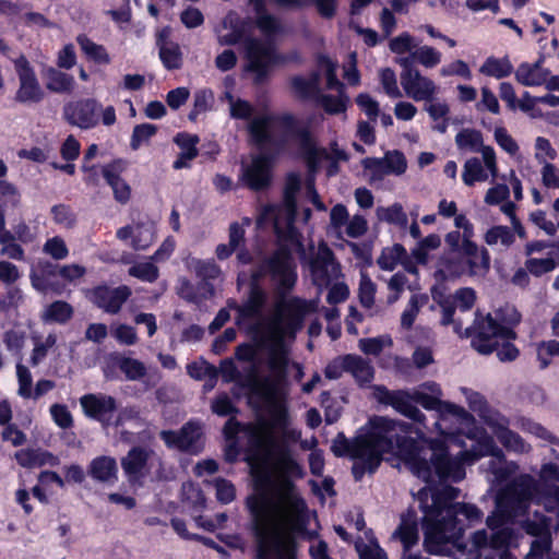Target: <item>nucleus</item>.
I'll return each mask as SVG.
<instances>
[{"instance_id": "e2e57ef3", "label": "nucleus", "mask_w": 559, "mask_h": 559, "mask_svg": "<svg viewBox=\"0 0 559 559\" xmlns=\"http://www.w3.org/2000/svg\"><path fill=\"white\" fill-rule=\"evenodd\" d=\"M489 548L493 550L507 551L514 537V531L511 527H502L491 531Z\"/></svg>"}, {"instance_id": "a18cd8bd", "label": "nucleus", "mask_w": 559, "mask_h": 559, "mask_svg": "<svg viewBox=\"0 0 559 559\" xmlns=\"http://www.w3.org/2000/svg\"><path fill=\"white\" fill-rule=\"evenodd\" d=\"M158 55L165 69L173 71L182 67V52L177 43L162 46L160 49H158Z\"/></svg>"}, {"instance_id": "473e14b6", "label": "nucleus", "mask_w": 559, "mask_h": 559, "mask_svg": "<svg viewBox=\"0 0 559 559\" xmlns=\"http://www.w3.org/2000/svg\"><path fill=\"white\" fill-rule=\"evenodd\" d=\"M334 260L333 251L325 247L321 255L317 257L310 262V271L313 277V282L317 285H328L331 281L329 274V265Z\"/></svg>"}, {"instance_id": "79ce46f5", "label": "nucleus", "mask_w": 559, "mask_h": 559, "mask_svg": "<svg viewBox=\"0 0 559 559\" xmlns=\"http://www.w3.org/2000/svg\"><path fill=\"white\" fill-rule=\"evenodd\" d=\"M559 265V254L554 251L549 252V257L544 259L530 258L525 261V267L535 277H539L546 273L554 271Z\"/></svg>"}, {"instance_id": "13d9d810", "label": "nucleus", "mask_w": 559, "mask_h": 559, "mask_svg": "<svg viewBox=\"0 0 559 559\" xmlns=\"http://www.w3.org/2000/svg\"><path fill=\"white\" fill-rule=\"evenodd\" d=\"M523 531L535 538L549 536V524L548 519L545 515L538 516V519H526L521 524Z\"/></svg>"}, {"instance_id": "2f4dec72", "label": "nucleus", "mask_w": 559, "mask_h": 559, "mask_svg": "<svg viewBox=\"0 0 559 559\" xmlns=\"http://www.w3.org/2000/svg\"><path fill=\"white\" fill-rule=\"evenodd\" d=\"M513 66L508 56L497 58L488 57L479 68V72L486 76L504 79L512 74Z\"/></svg>"}, {"instance_id": "6e6552de", "label": "nucleus", "mask_w": 559, "mask_h": 559, "mask_svg": "<svg viewBox=\"0 0 559 559\" xmlns=\"http://www.w3.org/2000/svg\"><path fill=\"white\" fill-rule=\"evenodd\" d=\"M241 41L245 44L246 69L254 73V84L264 83L270 75L271 67L286 61V57L278 53L271 43H264L252 36L245 37V29L240 26H233L231 32L218 37L221 46H235ZM298 59L297 52L287 57L290 61Z\"/></svg>"}, {"instance_id": "8fccbe9b", "label": "nucleus", "mask_w": 559, "mask_h": 559, "mask_svg": "<svg viewBox=\"0 0 559 559\" xmlns=\"http://www.w3.org/2000/svg\"><path fill=\"white\" fill-rule=\"evenodd\" d=\"M317 100L329 115H338L345 112L347 109V98L343 95L334 96L320 93Z\"/></svg>"}, {"instance_id": "423d86ee", "label": "nucleus", "mask_w": 559, "mask_h": 559, "mask_svg": "<svg viewBox=\"0 0 559 559\" xmlns=\"http://www.w3.org/2000/svg\"><path fill=\"white\" fill-rule=\"evenodd\" d=\"M460 490L450 485L433 488L431 489V504H427L428 492L425 489L419 491L420 509L424 512V545L430 555H441L444 550V528L449 523Z\"/></svg>"}, {"instance_id": "49530a36", "label": "nucleus", "mask_w": 559, "mask_h": 559, "mask_svg": "<svg viewBox=\"0 0 559 559\" xmlns=\"http://www.w3.org/2000/svg\"><path fill=\"white\" fill-rule=\"evenodd\" d=\"M484 240L488 246H495L500 241L504 247H510L514 243L515 236L510 227L496 225L486 231Z\"/></svg>"}, {"instance_id": "338daca9", "label": "nucleus", "mask_w": 559, "mask_h": 559, "mask_svg": "<svg viewBox=\"0 0 559 559\" xmlns=\"http://www.w3.org/2000/svg\"><path fill=\"white\" fill-rule=\"evenodd\" d=\"M214 486L216 490V499L218 502L222 504H228L235 500L236 487L230 480L218 477L214 480Z\"/></svg>"}, {"instance_id": "f257e3e1", "label": "nucleus", "mask_w": 559, "mask_h": 559, "mask_svg": "<svg viewBox=\"0 0 559 559\" xmlns=\"http://www.w3.org/2000/svg\"><path fill=\"white\" fill-rule=\"evenodd\" d=\"M270 457L281 473L278 491L287 502V510L278 513V504L266 492L272 480L267 474L254 477V492L246 498L252 534L257 540L255 559H273L282 551L293 554L298 537L308 531L309 514L306 500L296 491L294 479L305 476L302 465L294 457L284 440H271Z\"/></svg>"}, {"instance_id": "4c0bfd02", "label": "nucleus", "mask_w": 559, "mask_h": 559, "mask_svg": "<svg viewBox=\"0 0 559 559\" xmlns=\"http://www.w3.org/2000/svg\"><path fill=\"white\" fill-rule=\"evenodd\" d=\"M73 307L64 300H56L47 306L41 319L45 322L66 324L73 317Z\"/></svg>"}, {"instance_id": "bb28decb", "label": "nucleus", "mask_w": 559, "mask_h": 559, "mask_svg": "<svg viewBox=\"0 0 559 559\" xmlns=\"http://www.w3.org/2000/svg\"><path fill=\"white\" fill-rule=\"evenodd\" d=\"M219 369L225 382H237L242 388H248L251 390L260 389L265 394V390L262 386L263 380L258 382L254 372H251L250 374L243 378L241 372L238 370L237 366L231 359L222 360Z\"/></svg>"}, {"instance_id": "c756f323", "label": "nucleus", "mask_w": 559, "mask_h": 559, "mask_svg": "<svg viewBox=\"0 0 559 559\" xmlns=\"http://www.w3.org/2000/svg\"><path fill=\"white\" fill-rule=\"evenodd\" d=\"M538 476L537 481L543 486L538 497L559 498V487L554 485L559 483V465L552 462L543 464Z\"/></svg>"}, {"instance_id": "6e6d98bb", "label": "nucleus", "mask_w": 559, "mask_h": 559, "mask_svg": "<svg viewBox=\"0 0 559 559\" xmlns=\"http://www.w3.org/2000/svg\"><path fill=\"white\" fill-rule=\"evenodd\" d=\"M211 409L214 414L221 417H235L234 415L239 412L226 392H221L215 396L212 401Z\"/></svg>"}, {"instance_id": "603ef678", "label": "nucleus", "mask_w": 559, "mask_h": 559, "mask_svg": "<svg viewBox=\"0 0 559 559\" xmlns=\"http://www.w3.org/2000/svg\"><path fill=\"white\" fill-rule=\"evenodd\" d=\"M50 213L52 215L53 222L58 225H61L68 229H71L76 225V214L68 204H56L51 207Z\"/></svg>"}, {"instance_id": "5fc2aeb1", "label": "nucleus", "mask_w": 559, "mask_h": 559, "mask_svg": "<svg viewBox=\"0 0 559 559\" xmlns=\"http://www.w3.org/2000/svg\"><path fill=\"white\" fill-rule=\"evenodd\" d=\"M396 534L403 544L404 550H409L418 542L417 523L415 521L402 520Z\"/></svg>"}, {"instance_id": "a211bd4d", "label": "nucleus", "mask_w": 559, "mask_h": 559, "mask_svg": "<svg viewBox=\"0 0 559 559\" xmlns=\"http://www.w3.org/2000/svg\"><path fill=\"white\" fill-rule=\"evenodd\" d=\"M460 515L464 516L469 524L480 522L483 519V512L477 506L466 502H456L455 507L452 508L449 523L444 528V547L449 544L457 548L461 547L459 540L463 537L464 526L459 519Z\"/></svg>"}, {"instance_id": "4468645a", "label": "nucleus", "mask_w": 559, "mask_h": 559, "mask_svg": "<svg viewBox=\"0 0 559 559\" xmlns=\"http://www.w3.org/2000/svg\"><path fill=\"white\" fill-rule=\"evenodd\" d=\"M401 66V84L406 95L415 102H431L435 98L437 86L435 82L420 74L419 70L412 67L408 59H396Z\"/></svg>"}, {"instance_id": "c9c22d12", "label": "nucleus", "mask_w": 559, "mask_h": 559, "mask_svg": "<svg viewBox=\"0 0 559 559\" xmlns=\"http://www.w3.org/2000/svg\"><path fill=\"white\" fill-rule=\"evenodd\" d=\"M76 43L87 59L98 64H108L110 62V57L106 48L94 43L87 35L80 34L76 37Z\"/></svg>"}, {"instance_id": "f3484780", "label": "nucleus", "mask_w": 559, "mask_h": 559, "mask_svg": "<svg viewBox=\"0 0 559 559\" xmlns=\"http://www.w3.org/2000/svg\"><path fill=\"white\" fill-rule=\"evenodd\" d=\"M14 66L20 80V87L15 94V100L22 104L41 102L44 92L29 61L24 56H21L14 61Z\"/></svg>"}, {"instance_id": "7c9ffc66", "label": "nucleus", "mask_w": 559, "mask_h": 559, "mask_svg": "<svg viewBox=\"0 0 559 559\" xmlns=\"http://www.w3.org/2000/svg\"><path fill=\"white\" fill-rule=\"evenodd\" d=\"M46 88L53 93H71L75 81L71 74L64 73L56 68H48L45 73Z\"/></svg>"}, {"instance_id": "5701e85b", "label": "nucleus", "mask_w": 559, "mask_h": 559, "mask_svg": "<svg viewBox=\"0 0 559 559\" xmlns=\"http://www.w3.org/2000/svg\"><path fill=\"white\" fill-rule=\"evenodd\" d=\"M267 301V294L262 286L249 285L247 299L238 305L235 299H229L227 305L237 311V322L259 319Z\"/></svg>"}, {"instance_id": "b1692460", "label": "nucleus", "mask_w": 559, "mask_h": 559, "mask_svg": "<svg viewBox=\"0 0 559 559\" xmlns=\"http://www.w3.org/2000/svg\"><path fill=\"white\" fill-rule=\"evenodd\" d=\"M373 396L380 404L392 406L403 416L412 404L415 403L413 400V392H408L406 390L391 391L382 384L373 386Z\"/></svg>"}, {"instance_id": "412c9836", "label": "nucleus", "mask_w": 559, "mask_h": 559, "mask_svg": "<svg viewBox=\"0 0 559 559\" xmlns=\"http://www.w3.org/2000/svg\"><path fill=\"white\" fill-rule=\"evenodd\" d=\"M273 157L269 154L255 156L242 175L245 185L252 191L266 190L272 182Z\"/></svg>"}, {"instance_id": "cd10ccee", "label": "nucleus", "mask_w": 559, "mask_h": 559, "mask_svg": "<svg viewBox=\"0 0 559 559\" xmlns=\"http://www.w3.org/2000/svg\"><path fill=\"white\" fill-rule=\"evenodd\" d=\"M345 368L360 386L371 383L374 378V369L372 365L361 356L347 354Z\"/></svg>"}, {"instance_id": "9b49d317", "label": "nucleus", "mask_w": 559, "mask_h": 559, "mask_svg": "<svg viewBox=\"0 0 559 559\" xmlns=\"http://www.w3.org/2000/svg\"><path fill=\"white\" fill-rule=\"evenodd\" d=\"M469 460H472V454L468 451L464 450L457 455L452 456L445 441L441 439H430L428 466L431 468V477L424 481L432 484L437 478L439 481L451 480L459 483L465 477L464 464Z\"/></svg>"}, {"instance_id": "dca6fc26", "label": "nucleus", "mask_w": 559, "mask_h": 559, "mask_svg": "<svg viewBox=\"0 0 559 559\" xmlns=\"http://www.w3.org/2000/svg\"><path fill=\"white\" fill-rule=\"evenodd\" d=\"M130 296L131 289L127 285L110 288L106 284H100L86 293L87 299L93 305L110 314L118 313Z\"/></svg>"}, {"instance_id": "37998d69", "label": "nucleus", "mask_w": 559, "mask_h": 559, "mask_svg": "<svg viewBox=\"0 0 559 559\" xmlns=\"http://www.w3.org/2000/svg\"><path fill=\"white\" fill-rule=\"evenodd\" d=\"M214 104V93L210 88L198 90L193 96V107L188 114L190 121H197L199 116L212 108Z\"/></svg>"}, {"instance_id": "2eb2a0df", "label": "nucleus", "mask_w": 559, "mask_h": 559, "mask_svg": "<svg viewBox=\"0 0 559 559\" xmlns=\"http://www.w3.org/2000/svg\"><path fill=\"white\" fill-rule=\"evenodd\" d=\"M80 404L87 418L98 421L104 428L112 425L111 416L118 408L117 400L114 396L87 393L80 397ZM114 425L120 426V418H117Z\"/></svg>"}, {"instance_id": "f8f14e48", "label": "nucleus", "mask_w": 559, "mask_h": 559, "mask_svg": "<svg viewBox=\"0 0 559 559\" xmlns=\"http://www.w3.org/2000/svg\"><path fill=\"white\" fill-rule=\"evenodd\" d=\"M542 485L531 475H522L500 489L495 502L513 520L524 515L531 501L542 492Z\"/></svg>"}, {"instance_id": "a19ab883", "label": "nucleus", "mask_w": 559, "mask_h": 559, "mask_svg": "<svg viewBox=\"0 0 559 559\" xmlns=\"http://www.w3.org/2000/svg\"><path fill=\"white\" fill-rule=\"evenodd\" d=\"M114 360L115 366H117L130 381L140 380L146 374L144 364L135 358L116 356Z\"/></svg>"}, {"instance_id": "0e129e2a", "label": "nucleus", "mask_w": 559, "mask_h": 559, "mask_svg": "<svg viewBox=\"0 0 559 559\" xmlns=\"http://www.w3.org/2000/svg\"><path fill=\"white\" fill-rule=\"evenodd\" d=\"M301 187L300 178L297 174L290 173L288 174L285 187L283 191L284 203L287 207L295 209L296 206V195L299 192Z\"/></svg>"}, {"instance_id": "052dcab7", "label": "nucleus", "mask_w": 559, "mask_h": 559, "mask_svg": "<svg viewBox=\"0 0 559 559\" xmlns=\"http://www.w3.org/2000/svg\"><path fill=\"white\" fill-rule=\"evenodd\" d=\"M255 25L265 35H276L282 32V25L277 17L266 11L255 14Z\"/></svg>"}, {"instance_id": "bf43d9fd", "label": "nucleus", "mask_w": 559, "mask_h": 559, "mask_svg": "<svg viewBox=\"0 0 559 559\" xmlns=\"http://www.w3.org/2000/svg\"><path fill=\"white\" fill-rule=\"evenodd\" d=\"M318 66L325 71L326 87L329 90L343 88V83L338 80L336 74V63L333 62L328 56L320 55L318 57Z\"/></svg>"}, {"instance_id": "e433bc0d", "label": "nucleus", "mask_w": 559, "mask_h": 559, "mask_svg": "<svg viewBox=\"0 0 559 559\" xmlns=\"http://www.w3.org/2000/svg\"><path fill=\"white\" fill-rule=\"evenodd\" d=\"M193 269L197 277L201 280V285L206 287L211 295L214 293V287L210 283L211 280H216L221 274L219 266L214 260H194Z\"/></svg>"}, {"instance_id": "c85d7f7f", "label": "nucleus", "mask_w": 559, "mask_h": 559, "mask_svg": "<svg viewBox=\"0 0 559 559\" xmlns=\"http://www.w3.org/2000/svg\"><path fill=\"white\" fill-rule=\"evenodd\" d=\"M117 463L114 457L102 455L93 459L88 465V475L102 483L117 478Z\"/></svg>"}, {"instance_id": "de8ad7c7", "label": "nucleus", "mask_w": 559, "mask_h": 559, "mask_svg": "<svg viewBox=\"0 0 559 559\" xmlns=\"http://www.w3.org/2000/svg\"><path fill=\"white\" fill-rule=\"evenodd\" d=\"M157 131L158 128L152 123H141L134 126L130 139V147L133 151L139 150L141 145L147 143L151 140V138H153L157 133Z\"/></svg>"}, {"instance_id": "1a4fd4ad", "label": "nucleus", "mask_w": 559, "mask_h": 559, "mask_svg": "<svg viewBox=\"0 0 559 559\" xmlns=\"http://www.w3.org/2000/svg\"><path fill=\"white\" fill-rule=\"evenodd\" d=\"M265 276H270L271 281L275 283L278 297L286 296L294 289L297 272L292 251L287 246H278L257 265L251 272L249 285L261 286V281Z\"/></svg>"}, {"instance_id": "f03ea898", "label": "nucleus", "mask_w": 559, "mask_h": 559, "mask_svg": "<svg viewBox=\"0 0 559 559\" xmlns=\"http://www.w3.org/2000/svg\"><path fill=\"white\" fill-rule=\"evenodd\" d=\"M311 305L297 296L281 299L275 306L274 326L276 335L269 345L267 369L270 374L263 378L262 386L267 393V412L273 427L284 428L289 423V411L284 400V389L288 383L289 352L284 337L295 338L304 328Z\"/></svg>"}, {"instance_id": "6ab92c4d", "label": "nucleus", "mask_w": 559, "mask_h": 559, "mask_svg": "<svg viewBox=\"0 0 559 559\" xmlns=\"http://www.w3.org/2000/svg\"><path fill=\"white\" fill-rule=\"evenodd\" d=\"M127 167L128 162L123 158H115L102 166V176L111 188L115 201L121 205L127 204L132 195L130 185L121 177Z\"/></svg>"}, {"instance_id": "58836bf2", "label": "nucleus", "mask_w": 559, "mask_h": 559, "mask_svg": "<svg viewBox=\"0 0 559 559\" xmlns=\"http://www.w3.org/2000/svg\"><path fill=\"white\" fill-rule=\"evenodd\" d=\"M377 217L379 221L396 225L400 228H406L408 225V217L402 204L397 202L386 207L379 206L377 209Z\"/></svg>"}, {"instance_id": "9d476101", "label": "nucleus", "mask_w": 559, "mask_h": 559, "mask_svg": "<svg viewBox=\"0 0 559 559\" xmlns=\"http://www.w3.org/2000/svg\"><path fill=\"white\" fill-rule=\"evenodd\" d=\"M62 119L69 126L81 130L94 129L100 121L106 127H110L117 121L115 107L104 108L102 103L93 97H82L64 103Z\"/></svg>"}, {"instance_id": "680f3d73", "label": "nucleus", "mask_w": 559, "mask_h": 559, "mask_svg": "<svg viewBox=\"0 0 559 559\" xmlns=\"http://www.w3.org/2000/svg\"><path fill=\"white\" fill-rule=\"evenodd\" d=\"M376 292V284L368 275H362L359 282L358 297L364 308L369 309L373 306Z\"/></svg>"}, {"instance_id": "4d7b16f0", "label": "nucleus", "mask_w": 559, "mask_h": 559, "mask_svg": "<svg viewBox=\"0 0 559 559\" xmlns=\"http://www.w3.org/2000/svg\"><path fill=\"white\" fill-rule=\"evenodd\" d=\"M290 87L295 95L302 100L317 99L320 94L302 75H294L290 79Z\"/></svg>"}, {"instance_id": "774afa93", "label": "nucleus", "mask_w": 559, "mask_h": 559, "mask_svg": "<svg viewBox=\"0 0 559 559\" xmlns=\"http://www.w3.org/2000/svg\"><path fill=\"white\" fill-rule=\"evenodd\" d=\"M153 239L154 234L152 227L145 226L144 224H138L134 228L132 247L135 250H145L151 246Z\"/></svg>"}, {"instance_id": "c03bdc74", "label": "nucleus", "mask_w": 559, "mask_h": 559, "mask_svg": "<svg viewBox=\"0 0 559 559\" xmlns=\"http://www.w3.org/2000/svg\"><path fill=\"white\" fill-rule=\"evenodd\" d=\"M488 175L485 171L479 158L472 157L465 162L462 180L466 186L472 187L475 185V182L486 181Z\"/></svg>"}, {"instance_id": "ddd939ff", "label": "nucleus", "mask_w": 559, "mask_h": 559, "mask_svg": "<svg viewBox=\"0 0 559 559\" xmlns=\"http://www.w3.org/2000/svg\"><path fill=\"white\" fill-rule=\"evenodd\" d=\"M423 388L431 392V394L421 390L413 391V400L416 404L424 407L426 411H435L438 413L440 419L448 417L455 418L461 425H473L475 423L474 416L468 413L464 407L454 403L442 401V390L435 381H428L423 384Z\"/></svg>"}, {"instance_id": "69168bd1", "label": "nucleus", "mask_w": 559, "mask_h": 559, "mask_svg": "<svg viewBox=\"0 0 559 559\" xmlns=\"http://www.w3.org/2000/svg\"><path fill=\"white\" fill-rule=\"evenodd\" d=\"M129 274L143 282L154 283L159 275L158 267L152 262H143L130 267Z\"/></svg>"}, {"instance_id": "864d4df0", "label": "nucleus", "mask_w": 559, "mask_h": 559, "mask_svg": "<svg viewBox=\"0 0 559 559\" xmlns=\"http://www.w3.org/2000/svg\"><path fill=\"white\" fill-rule=\"evenodd\" d=\"M388 175L401 176L407 169V160L404 153L400 150L388 151L384 154Z\"/></svg>"}, {"instance_id": "7ed1b4c3", "label": "nucleus", "mask_w": 559, "mask_h": 559, "mask_svg": "<svg viewBox=\"0 0 559 559\" xmlns=\"http://www.w3.org/2000/svg\"><path fill=\"white\" fill-rule=\"evenodd\" d=\"M253 106L246 99L238 98L230 106V116L234 119L250 120L247 127L251 142L264 150L274 143L271 131L272 124H277L288 135L299 141L300 148L310 168H316L320 157L329 158L325 148H318L309 126H302L300 121L289 112L264 114L252 118Z\"/></svg>"}, {"instance_id": "20e7f679", "label": "nucleus", "mask_w": 559, "mask_h": 559, "mask_svg": "<svg viewBox=\"0 0 559 559\" xmlns=\"http://www.w3.org/2000/svg\"><path fill=\"white\" fill-rule=\"evenodd\" d=\"M388 421L381 416H376L369 420L370 428L365 433H360L353 439H348L343 431H340L333 439L331 452L335 457L352 459V475L355 481H360L364 476L374 474L383 461V449L381 444L389 443L380 436L385 432Z\"/></svg>"}, {"instance_id": "ea45409f", "label": "nucleus", "mask_w": 559, "mask_h": 559, "mask_svg": "<svg viewBox=\"0 0 559 559\" xmlns=\"http://www.w3.org/2000/svg\"><path fill=\"white\" fill-rule=\"evenodd\" d=\"M399 59H408L411 60L412 67H415V62L417 61L421 66L426 68H435L441 61V53L430 46H421L417 48L415 51H412L407 57H400Z\"/></svg>"}, {"instance_id": "a878e982", "label": "nucleus", "mask_w": 559, "mask_h": 559, "mask_svg": "<svg viewBox=\"0 0 559 559\" xmlns=\"http://www.w3.org/2000/svg\"><path fill=\"white\" fill-rule=\"evenodd\" d=\"M549 71L542 67V59L534 63L522 62L516 71V81L524 86H538L546 82Z\"/></svg>"}, {"instance_id": "72a5a7b5", "label": "nucleus", "mask_w": 559, "mask_h": 559, "mask_svg": "<svg viewBox=\"0 0 559 559\" xmlns=\"http://www.w3.org/2000/svg\"><path fill=\"white\" fill-rule=\"evenodd\" d=\"M466 400L469 408L477 413L478 416L483 419V421L489 427V423H493L499 416H501L498 412H493L487 400L483 394L476 391H468L466 394Z\"/></svg>"}, {"instance_id": "f704fd0d", "label": "nucleus", "mask_w": 559, "mask_h": 559, "mask_svg": "<svg viewBox=\"0 0 559 559\" xmlns=\"http://www.w3.org/2000/svg\"><path fill=\"white\" fill-rule=\"evenodd\" d=\"M148 460L146 450L140 447L132 448L128 455L122 459L121 466L128 476H138L142 474Z\"/></svg>"}, {"instance_id": "3c124183", "label": "nucleus", "mask_w": 559, "mask_h": 559, "mask_svg": "<svg viewBox=\"0 0 559 559\" xmlns=\"http://www.w3.org/2000/svg\"><path fill=\"white\" fill-rule=\"evenodd\" d=\"M200 142L198 134H191L188 132H179L174 138V143L181 148L183 157L195 158L199 155V148L197 147Z\"/></svg>"}, {"instance_id": "0eeeda50", "label": "nucleus", "mask_w": 559, "mask_h": 559, "mask_svg": "<svg viewBox=\"0 0 559 559\" xmlns=\"http://www.w3.org/2000/svg\"><path fill=\"white\" fill-rule=\"evenodd\" d=\"M465 336L471 337V346L477 353L490 355L496 352L502 362L514 361L520 356L519 348L511 342L516 338V332L490 313L481 316L477 311L473 325L465 329Z\"/></svg>"}, {"instance_id": "4be33fe9", "label": "nucleus", "mask_w": 559, "mask_h": 559, "mask_svg": "<svg viewBox=\"0 0 559 559\" xmlns=\"http://www.w3.org/2000/svg\"><path fill=\"white\" fill-rule=\"evenodd\" d=\"M159 437L169 449L192 452L201 439L202 432L197 421L189 420L178 431L162 430Z\"/></svg>"}, {"instance_id": "39448f33", "label": "nucleus", "mask_w": 559, "mask_h": 559, "mask_svg": "<svg viewBox=\"0 0 559 559\" xmlns=\"http://www.w3.org/2000/svg\"><path fill=\"white\" fill-rule=\"evenodd\" d=\"M382 419L388 421V427L380 436L389 443L381 444L383 455L395 452L413 475L421 480H428L431 477V468L428 466L430 439L417 440L409 437L408 433L413 430V425L409 423L386 417Z\"/></svg>"}, {"instance_id": "09e8293b", "label": "nucleus", "mask_w": 559, "mask_h": 559, "mask_svg": "<svg viewBox=\"0 0 559 559\" xmlns=\"http://www.w3.org/2000/svg\"><path fill=\"white\" fill-rule=\"evenodd\" d=\"M455 142L460 148H471L478 152L483 146V134L475 129H463L455 135Z\"/></svg>"}, {"instance_id": "393cba45", "label": "nucleus", "mask_w": 559, "mask_h": 559, "mask_svg": "<svg viewBox=\"0 0 559 559\" xmlns=\"http://www.w3.org/2000/svg\"><path fill=\"white\" fill-rule=\"evenodd\" d=\"M489 428L507 450L519 453L526 451V443L518 432L509 428V419L507 417L499 416L493 423H489Z\"/></svg>"}, {"instance_id": "aec40b11", "label": "nucleus", "mask_w": 559, "mask_h": 559, "mask_svg": "<svg viewBox=\"0 0 559 559\" xmlns=\"http://www.w3.org/2000/svg\"><path fill=\"white\" fill-rule=\"evenodd\" d=\"M265 405H267V393L265 392ZM265 412L267 414V419L260 418L259 419V428L252 427L250 425L247 426V432H248V447L246 449V456L245 461L249 465H253L259 459L261 452L264 450L265 445H267V454L270 455L271 440H275L272 436H267L266 438L263 437L261 429H278V430H286L289 425H287L284 428L280 427H273L269 425L267 423L271 420V416L267 412V406H265ZM290 424V421L288 423Z\"/></svg>"}]
</instances>
